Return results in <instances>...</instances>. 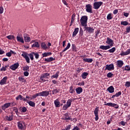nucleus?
I'll use <instances>...</instances> for the list:
<instances>
[{
  "instance_id": "nucleus-7",
  "label": "nucleus",
  "mask_w": 130,
  "mask_h": 130,
  "mask_svg": "<svg viewBox=\"0 0 130 130\" xmlns=\"http://www.w3.org/2000/svg\"><path fill=\"white\" fill-rule=\"evenodd\" d=\"M99 109L100 108L98 107H96L94 110V114L95 116V121H98V120H99Z\"/></svg>"
},
{
  "instance_id": "nucleus-25",
  "label": "nucleus",
  "mask_w": 130,
  "mask_h": 130,
  "mask_svg": "<svg viewBox=\"0 0 130 130\" xmlns=\"http://www.w3.org/2000/svg\"><path fill=\"white\" fill-rule=\"evenodd\" d=\"M88 75L89 73L87 72H83L81 75V77L82 79H86L87 78V76Z\"/></svg>"
},
{
  "instance_id": "nucleus-37",
  "label": "nucleus",
  "mask_w": 130,
  "mask_h": 130,
  "mask_svg": "<svg viewBox=\"0 0 130 130\" xmlns=\"http://www.w3.org/2000/svg\"><path fill=\"white\" fill-rule=\"evenodd\" d=\"M72 50L73 51L77 52V47L75 44H72Z\"/></svg>"
},
{
  "instance_id": "nucleus-46",
  "label": "nucleus",
  "mask_w": 130,
  "mask_h": 130,
  "mask_svg": "<svg viewBox=\"0 0 130 130\" xmlns=\"http://www.w3.org/2000/svg\"><path fill=\"white\" fill-rule=\"evenodd\" d=\"M27 111V108L26 107H23L21 108V112H23V113H25Z\"/></svg>"
},
{
  "instance_id": "nucleus-61",
  "label": "nucleus",
  "mask_w": 130,
  "mask_h": 130,
  "mask_svg": "<svg viewBox=\"0 0 130 130\" xmlns=\"http://www.w3.org/2000/svg\"><path fill=\"white\" fill-rule=\"evenodd\" d=\"M79 32H80V34L81 35V36L83 35V29H82V28H80V31H79Z\"/></svg>"
},
{
  "instance_id": "nucleus-30",
  "label": "nucleus",
  "mask_w": 130,
  "mask_h": 130,
  "mask_svg": "<svg viewBox=\"0 0 130 130\" xmlns=\"http://www.w3.org/2000/svg\"><path fill=\"white\" fill-rule=\"evenodd\" d=\"M27 104H28V105L32 107H35V106H36V103L34 102H32L31 101H29L28 102H27Z\"/></svg>"
},
{
  "instance_id": "nucleus-53",
  "label": "nucleus",
  "mask_w": 130,
  "mask_h": 130,
  "mask_svg": "<svg viewBox=\"0 0 130 130\" xmlns=\"http://www.w3.org/2000/svg\"><path fill=\"white\" fill-rule=\"evenodd\" d=\"M23 75L24 76H28L29 75V73L28 72V71H25L23 73Z\"/></svg>"
},
{
  "instance_id": "nucleus-3",
  "label": "nucleus",
  "mask_w": 130,
  "mask_h": 130,
  "mask_svg": "<svg viewBox=\"0 0 130 130\" xmlns=\"http://www.w3.org/2000/svg\"><path fill=\"white\" fill-rule=\"evenodd\" d=\"M88 17L87 16H83L80 19L81 25L82 26H87Z\"/></svg>"
},
{
  "instance_id": "nucleus-10",
  "label": "nucleus",
  "mask_w": 130,
  "mask_h": 130,
  "mask_svg": "<svg viewBox=\"0 0 130 130\" xmlns=\"http://www.w3.org/2000/svg\"><path fill=\"white\" fill-rule=\"evenodd\" d=\"M17 126L19 129L23 130L24 129V123L21 121L17 122Z\"/></svg>"
},
{
  "instance_id": "nucleus-15",
  "label": "nucleus",
  "mask_w": 130,
  "mask_h": 130,
  "mask_svg": "<svg viewBox=\"0 0 130 130\" xmlns=\"http://www.w3.org/2000/svg\"><path fill=\"white\" fill-rule=\"evenodd\" d=\"M64 116L65 117L63 118V120H73L72 119H71L70 116L68 113H65L64 114Z\"/></svg>"
},
{
  "instance_id": "nucleus-49",
  "label": "nucleus",
  "mask_w": 130,
  "mask_h": 130,
  "mask_svg": "<svg viewBox=\"0 0 130 130\" xmlns=\"http://www.w3.org/2000/svg\"><path fill=\"white\" fill-rule=\"evenodd\" d=\"M6 38H7V39H8L9 40H12L15 38L14 36L12 35L8 36Z\"/></svg>"
},
{
  "instance_id": "nucleus-62",
  "label": "nucleus",
  "mask_w": 130,
  "mask_h": 130,
  "mask_svg": "<svg viewBox=\"0 0 130 130\" xmlns=\"http://www.w3.org/2000/svg\"><path fill=\"white\" fill-rule=\"evenodd\" d=\"M6 56L8 57H11L12 56L11 52H9L6 53Z\"/></svg>"
},
{
  "instance_id": "nucleus-36",
  "label": "nucleus",
  "mask_w": 130,
  "mask_h": 130,
  "mask_svg": "<svg viewBox=\"0 0 130 130\" xmlns=\"http://www.w3.org/2000/svg\"><path fill=\"white\" fill-rule=\"evenodd\" d=\"M104 105L111 106V107H114L116 105L115 104L112 103H108L105 104Z\"/></svg>"
},
{
  "instance_id": "nucleus-64",
  "label": "nucleus",
  "mask_w": 130,
  "mask_h": 130,
  "mask_svg": "<svg viewBox=\"0 0 130 130\" xmlns=\"http://www.w3.org/2000/svg\"><path fill=\"white\" fill-rule=\"evenodd\" d=\"M44 75V76H45L46 78H48V77H47L50 76L49 73H45Z\"/></svg>"
},
{
  "instance_id": "nucleus-9",
  "label": "nucleus",
  "mask_w": 130,
  "mask_h": 130,
  "mask_svg": "<svg viewBox=\"0 0 130 130\" xmlns=\"http://www.w3.org/2000/svg\"><path fill=\"white\" fill-rule=\"evenodd\" d=\"M84 28L86 30V31H87L89 34L93 33L95 30V28L91 27H87V26L84 27Z\"/></svg>"
},
{
  "instance_id": "nucleus-21",
  "label": "nucleus",
  "mask_w": 130,
  "mask_h": 130,
  "mask_svg": "<svg viewBox=\"0 0 130 130\" xmlns=\"http://www.w3.org/2000/svg\"><path fill=\"white\" fill-rule=\"evenodd\" d=\"M54 104L56 107H60V102H59L58 99H57L54 101Z\"/></svg>"
},
{
  "instance_id": "nucleus-58",
  "label": "nucleus",
  "mask_w": 130,
  "mask_h": 130,
  "mask_svg": "<svg viewBox=\"0 0 130 130\" xmlns=\"http://www.w3.org/2000/svg\"><path fill=\"white\" fill-rule=\"evenodd\" d=\"M3 12H4V8L3 6H2L1 7H0V14H3Z\"/></svg>"
},
{
  "instance_id": "nucleus-60",
  "label": "nucleus",
  "mask_w": 130,
  "mask_h": 130,
  "mask_svg": "<svg viewBox=\"0 0 130 130\" xmlns=\"http://www.w3.org/2000/svg\"><path fill=\"white\" fill-rule=\"evenodd\" d=\"M118 13V10H114L113 13L114 15H116Z\"/></svg>"
},
{
  "instance_id": "nucleus-20",
  "label": "nucleus",
  "mask_w": 130,
  "mask_h": 130,
  "mask_svg": "<svg viewBox=\"0 0 130 130\" xmlns=\"http://www.w3.org/2000/svg\"><path fill=\"white\" fill-rule=\"evenodd\" d=\"M16 40H17V42H20V43H24L23 38L21 37L20 36H17L16 37Z\"/></svg>"
},
{
  "instance_id": "nucleus-47",
  "label": "nucleus",
  "mask_w": 130,
  "mask_h": 130,
  "mask_svg": "<svg viewBox=\"0 0 130 130\" xmlns=\"http://www.w3.org/2000/svg\"><path fill=\"white\" fill-rule=\"evenodd\" d=\"M113 76H114V74H112L111 72H109L107 75V77L108 78H112Z\"/></svg>"
},
{
  "instance_id": "nucleus-18",
  "label": "nucleus",
  "mask_w": 130,
  "mask_h": 130,
  "mask_svg": "<svg viewBox=\"0 0 130 130\" xmlns=\"http://www.w3.org/2000/svg\"><path fill=\"white\" fill-rule=\"evenodd\" d=\"M107 91H108L110 93H112L115 91V88L113 86H110L109 87L107 88Z\"/></svg>"
},
{
  "instance_id": "nucleus-39",
  "label": "nucleus",
  "mask_w": 130,
  "mask_h": 130,
  "mask_svg": "<svg viewBox=\"0 0 130 130\" xmlns=\"http://www.w3.org/2000/svg\"><path fill=\"white\" fill-rule=\"evenodd\" d=\"M71 47V44L69 43L67 45V46L63 50L62 52H65L67 50H68Z\"/></svg>"
},
{
  "instance_id": "nucleus-50",
  "label": "nucleus",
  "mask_w": 130,
  "mask_h": 130,
  "mask_svg": "<svg viewBox=\"0 0 130 130\" xmlns=\"http://www.w3.org/2000/svg\"><path fill=\"white\" fill-rule=\"evenodd\" d=\"M122 94V92L121 91H119L118 92H117L115 94V96L116 97H119V96H120Z\"/></svg>"
},
{
  "instance_id": "nucleus-13",
  "label": "nucleus",
  "mask_w": 130,
  "mask_h": 130,
  "mask_svg": "<svg viewBox=\"0 0 130 130\" xmlns=\"http://www.w3.org/2000/svg\"><path fill=\"white\" fill-rule=\"evenodd\" d=\"M23 38L25 42H29L31 41L30 38L27 34H24Z\"/></svg>"
},
{
  "instance_id": "nucleus-11",
  "label": "nucleus",
  "mask_w": 130,
  "mask_h": 130,
  "mask_svg": "<svg viewBox=\"0 0 130 130\" xmlns=\"http://www.w3.org/2000/svg\"><path fill=\"white\" fill-rule=\"evenodd\" d=\"M19 66V63L17 62L10 66V68L13 71L16 70Z\"/></svg>"
},
{
  "instance_id": "nucleus-59",
  "label": "nucleus",
  "mask_w": 130,
  "mask_h": 130,
  "mask_svg": "<svg viewBox=\"0 0 130 130\" xmlns=\"http://www.w3.org/2000/svg\"><path fill=\"white\" fill-rule=\"evenodd\" d=\"M7 71V69L5 68V67H3L1 69H0V71Z\"/></svg>"
},
{
  "instance_id": "nucleus-17",
  "label": "nucleus",
  "mask_w": 130,
  "mask_h": 130,
  "mask_svg": "<svg viewBox=\"0 0 130 130\" xmlns=\"http://www.w3.org/2000/svg\"><path fill=\"white\" fill-rule=\"evenodd\" d=\"M50 92L49 91H43L41 92V95L42 96H47L49 95Z\"/></svg>"
},
{
  "instance_id": "nucleus-19",
  "label": "nucleus",
  "mask_w": 130,
  "mask_h": 130,
  "mask_svg": "<svg viewBox=\"0 0 130 130\" xmlns=\"http://www.w3.org/2000/svg\"><path fill=\"white\" fill-rule=\"evenodd\" d=\"M79 28H76L74 29V31L73 32L72 37H75L77 36L78 33L79 32Z\"/></svg>"
},
{
  "instance_id": "nucleus-32",
  "label": "nucleus",
  "mask_w": 130,
  "mask_h": 130,
  "mask_svg": "<svg viewBox=\"0 0 130 130\" xmlns=\"http://www.w3.org/2000/svg\"><path fill=\"white\" fill-rule=\"evenodd\" d=\"M112 15L113 14L112 13H109V14H108L107 16V19L108 20H110L112 19L113 18V16Z\"/></svg>"
},
{
  "instance_id": "nucleus-8",
  "label": "nucleus",
  "mask_w": 130,
  "mask_h": 130,
  "mask_svg": "<svg viewBox=\"0 0 130 130\" xmlns=\"http://www.w3.org/2000/svg\"><path fill=\"white\" fill-rule=\"evenodd\" d=\"M115 69L114 65L113 63L110 64H106L105 70L112 71Z\"/></svg>"
},
{
  "instance_id": "nucleus-1",
  "label": "nucleus",
  "mask_w": 130,
  "mask_h": 130,
  "mask_svg": "<svg viewBox=\"0 0 130 130\" xmlns=\"http://www.w3.org/2000/svg\"><path fill=\"white\" fill-rule=\"evenodd\" d=\"M106 43L108 45H101V46H100L99 48L103 50H107L113 47L114 44V41L109 38H107Z\"/></svg>"
},
{
  "instance_id": "nucleus-44",
  "label": "nucleus",
  "mask_w": 130,
  "mask_h": 130,
  "mask_svg": "<svg viewBox=\"0 0 130 130\" xmlns=\"http://www.w3.org/2000/svg\"><path fill=\"white\" fill-rule=\"evenodd\" d=\"M129 24V23L127 21H121V25H123L124 26H127Z\"/></svg>"
},
{
  "instance_id": "nucleus-12",
  "label": "nucleus",
  "mask_w": 130,
  "mask_h": 130,
  "mask_svg": "<svg viewBox=\"0 0 130 130\" xmlns=\"http://www.w3.org/2000/svg\"><path fill=\"white\" fill-rule=\"evenodd\" d=\"M8 80V77L5 76L2 80L0 81V85H3L7 83V81Z\"/></svg>"
},
{
  "instance_id": "nucleus-55",
  "label": "nucleus",
  "mask_w": 130,
  "mask_h": 130,
  "mask_svg": "<svg viewBox=\"0 0 130 130\" xmlns=\"http://www.w3.org/2000/svg\"><path fill=\"white\" fill-rule=\"evenodd\" d=\"M71 125H68V126H67L66 127V130H70V129H71Z\"/></svg>"
},
{
  "instance_id": "nucleus-35",
  "label": "nucleus",
  "mask_w": 130,
  "mask_h": 130,
  "mask_svg": "<svg viewBox=\"0 0 130 130\" xmlns=\"http://www.w3.org/2000/svg\"><path fill=\"white\" fill-rule=\"evenodd\" d=\"M52 55V53L51 52H45L42 54V56L43 57H47L48 56H50Z\"/></svg>"
},
{
  "instance_id": "nucleus-31",
  "label": "nucleus",
  "mask_w": 130,
  "mask_h": 130,
  "mask_svg": "<svg viewBox=\"0 0 130 130\" xmlns=\"http://www.w3.org/2000/svg\"><path fill=\"white\" fill-rule=\"evenodd\" d=\"M69 92L71 94L75 92V88H74L73 86H71V87H70Z\"/></svg>"
},
{
  "instance_id": "nucleus-22",
  "label": "nucleus",
  "mask_w": 130,
  "mask_h": 130,
  "mask_svg": "<svg viewBox=\"0 0 130 130\" xmlns=\"http://www.w3.org/2000/svg\"><path fill=\"white\" fill-rule=\"evenodd\" d=\"M130 54V49H128L126 51H122L120 53V55L121 56H124Z\"/></svg>"
},
{
  "instance_id": "nucleus-34",
  "label": "nucleus",
  "mask_w": 130,
  "mask_h": 130,
  "mask_svg": "<svg viewBox=\"0 0 130 130\" xmlns=\"http://www.w3.org/2000/svg\"><path fill=\"white\" fill-rule=\"evenodd\" d=\"M23 71H26V72H29V67L28 66H24L23 67Z\"/></svg>"
},
{
  "instance_id": "nucleus-28",
  "label": "nucleus",
  "mask_w": 130,
  "mask_h": 130,
  "mask_svg": "<svg viewBox=\"0 0 130 130\" xmlns=\"http://www.w3.org/2000/svg\"><path fill=\"white\" fill-rule=\"evenodd\" d=\"M59 75V72H57L54 75L51 76V78H55L57 79Z\"/></svg>"
},
{
  "instance_id": "nucleus-63",
  "label": "nucleus",
  "mask_w": 130,
  "mask_h": 130,
  "mask_svg": "<svg viewBox=\"0 0 130 130\" xmlns=\"http://www.w3.org/2000/svg\"><path fill=\"white\" fill-rule=\"evenodd\" d=\"M129 14L128 13H124L123 15L126 17H128Z\"/></svg>"
},
{
  "instance_id": "nucleus-42",
  "label": "nucleus",
  "mask_w": 130,
  "mask_h": 130,
  "mask_svg": "<svg viewBox=\"0 0 130 130\" xmlns=\"http://www.w3.org/2000/svg\"><path fill=\"white\" fill-rule=\"evenodd\" d=\"M18 80H19V81H21L22 82H26V80L24 79V78H23L22 77H18Z\"/></svg>"
},
{
  "instance_id": "nucleus-24",
  "label": "nucleus",
  "mask_w": 130,
  "mask_h": 130,
  "mask_svg": "<svg viewBox=\"0 0 130 130\" xmlns=\"http://www.w3.org/2000/svg\"><path fill=\"white\" fill-rule=\"evenodd\" d=\"M41 48L44 49V50H46L48 48L45 42L41 43Z\"/></svg>"
},
{
  "instance_id": "nucleus-52",
  "label": "nucleus",
  "mask_w": 130,
  "mask_h": 130,
  "mask_svg": "<svg viewBox=\"0 0 130 130\" xmlns=\"http://www.w3.org/2000/svg\"><path fill=\"white\" fill-rule=\"evenodd\" d=\"M130 32V26H128L126 28V33L128 34Z\"/></svg>"
},
{
  "instance_id": "nucleus-48",
  "label": "nucleus",
  "mask_w": 130,
  "mask_h": 130,
  "mask_svg": "<svg viewBox=\"0 0 130 130\" xmlns=\"http://www.w3.org/2000/svg\"><path fill=\"white\" fill-rule=\"evenodd\" d=\"M19 99L20 100H22L23 99V96L21 94H19L18 96L16 97V100H18Z\"/></svg>"
},
{
  "instance_id": "nucleus-16",
  "label": "nucleus",
  "mask_w": 130,
  "mask_h": 130,
  "mask_svg": "<svg viewBox=\"0 0 130 130\" xmlns=\"http://www.w3.org/2000/svg\"><path fill=\"white\" fill-rule=\"evenodd\" d=\"M11 104L10 103H5V104L2 106V110L5 111L7 108H9L11 106Z\"/></svg>"
},
{
  "instance_id": "nucleus-38",
  "label": "nucleus",
  "mask_w": 130,
  "mask_h": 130,
  "mask_svg": "<svg viewBox=\"0 0 130 130\" xmlns=\"http://www.w3.org/2000/svg\"><path fill=\"white\" fill-rule=\"evenodd\" d=\"M123 71H130V66H126L125 67H123Z\"/></svg>"
},
{
  "instance_id": "nucleus-27",
  "label": "nucleus",
  "mask_w": 130,
  "mask_h": 130,
  "mask_svg": "<svg viewBox=\"0 0 130 130\" xmlns=\"http://www.w3.org/2000/svg\"><path fill=\"white\" fill-rule=\"evenodd\" d=\"M40 47V45L39 44V42H35L32 45L31 47H36V48H39Z\"/></svg>"
},
{
  "instance_id": "nucleus-41",
  "label": "nucleus",
  "mask_w": 130,
  "mask_h": 130,
  "mask_svg": "<svg viewBox=\"0 0 130 130\" xmlns=\"http://www.w3.org/2000/svg\"><path fill=\"white\" fill-rule=\"evenodd\" d=\"M60 90L59 89H54L52 91V94H57V93H58L59 92Z\"/></svg>"
},
{
  "instance_id": "nucleus-5",
  "label": "nucleus",
  "mask_w": 130,
  "mask_h": 130,
  "mask_svg": "<svg viewBox=\"0 0 130 130\" xmlns=\"http://www.w3.org/2000/svg\"><path fill=\"white\" fill-rule=\"evenodd\" d=\"M103 5L102 2H95L93 4V8L95 10H98Z\"/></svg>"
},
{
  "instance_id": "nucleus-14",
  "label": "nucleus",
  "mask_w": 130,
  "mask_h": 130,
  "mask_svg": "<svg viewBox=\"0 0 130 130\" xmlns=\"http://www.w3.org/2000/svg\"><path fill=\"white\" fill-rule=\"evenodd\" d=\"M116 65L118 68H122V66L124 65L123 61L117 60Z\"/></svg>"
},
{
  "instance_id": "nucleus-57",
  "label": "nucleus",
  "mask_w": 130,
  "mask_h": 130,
  "mask_svg": "<svg viewBox=\"0 0 130 130\" xmlns=\"http://www.w3.org/2000/svg\"><path fill=\"white\" fill-rule=\"evenodd\" d=\"M120 124L121 125H123V126H124V125H126V122L123 121H121L120 122Z\"/></svg>"
},
{
  "instance_id": "nucleus-43",
  "label": "nucleus",
  "mask_w": 130,
  "mask_h": 130,
  "mask_svg": "<svg viewBox=\"0 0 130 130\" xmlns=\"http://www.w3.org/2000/svg\"><path fill=\"white\" fill-rule=\"evenodd\" d=\"M76 18V14H73L72 16V18H71V22L72 23H74V20Z\"/></svg>"
},
{
  "instance_id": "nucleus-6",
  "label": "nucleus",
  "mask_w": 130,
  "mask_h": 130,
  "mask_svg": "<svg viewBox=\"0 0 130 130\" xmlns=\"http://www.w3.org/2000/svg\"><path fill=\"white\" fill-rule=\"evenodd\" d=\"M85 10L86 12L92 14L93 13L92 11V6L90 4H88L85 6Z\"/></svg>"
},
{
  "instance_id": "nucleus-54",
  "label": "nucleus",
  "mask_w": 130,
  "mask_h": 130,
  "mask_svg": "<svg viewBox=\"0 0 130 130\" xmlns=\"http://www.w3.org/2000/svg\"><path fill=\"white\" fill-rule=\"evenodd\" d=\"M72 130H80V129L78 126H76L74 127Z\"/></svg>"
},
{
  "instance_id": "nucleus-33",
  "label": "nucleus",
  "mask_w": 130,
  "mask_h": 130,
  "mask_svg": "<svg viewBox=\"0 0 130 130\" xmlns=\"http://www.w3.org/2000/svg\"><path fill=\"white\" fill-rule=\"evenodd\" d=\"M83 60L85 62H87L89 63H91L93 61V59L92 58H84Z\"/></svg>"
},
{
  "instance_id": "nucleus-4",
  "label": "nucleus",
  "mask_w": 130,
  "mask_h": 130,
  "mask_svg": "<svg viewBox=\"0 0 130 130\" xmlns=\"http://www.w3.org/2000/svg\"><path fill=\"white\" fill-rule=\"evenodd\" d=\"M74 101V100H73V99H68L66 104L63 105L62 109L63 110H67L71 106L72 102H73Z\"/></svg>"
},
{
  "instance_id": "nucleus-2",
  "label": "nucleus",
  "mask_w": 130,
  "mask_h": 130,
  "mask_svg": "<svg viewBox=\"0 0 130 130\" xmlns=\"http://www.w3.org/2000/svg\"><path fill=\"white\" fill-rule=\"evenodd\" d=\"M22 53L21 54V56L25 59L26 62L27 63H29L30 62V59L31 60H33L34 59V52H31L30 54H28L27 52L23 51L22 52Z\"/></svg>"
},
{
  "instance_id": "nucleus-23",
  "label": "nucleus",
  "mask_w": 130,
  "mask_h": 130,
  "mask_svg": "<svg viewBox=\"0 0 130 130\" xmlns=\"http://www.w3.org/2000/svg\"><path fill=\"white\" fill-rule=\"evenodd\" d=\"M76 91L77 94H80L81 93L83 92V88L82 87H79L76 88Z\"/></svg>"
},
{
  "instance_id": "nucleus-45",
  "label": "nucleus",
  "mask_w": 130,
  "mask_h": 130,
  "mask_svg": "<svg viewBox=\"0 0 130 130\" xmlns=\"http://www.w3.org/2000/svg\"><path fill=\"white\" fill-rule=\"evenodd\" d=\"M34 55L35 56L36 59H38L39 58L40 55L37 52H33Z\"/></svg>"
},
{
  "instance_id": "nucleus-29",
  "label": "nucleus",
  "mask_w": 130,
  "mask_h": 130,
  "mask_svg": "<svg viewBox=\"0 0 130 130\" xmlns=\"http://www.w3.org/2000/svg\"><path fill=\"white\" fill-rule=\"evenodd\" d=\"M6 118L8 121H12V120L13 119V115H11V116H7L6 117Z\"/></svg>"
},
{
  "instance_id": "nucleus-26",
  "label": "nucleus",
  "mask_w": 130,
  "mask_h": 130,
  "mask_svg": "<svg viewBox=\"0 0 130 130\" xmlns=\"http://www.w3.org/2000/svg\"><path fill=\"white\" fill-rule=\"evenodd\" d=\"M55 60V58L50 57V58H45V61L48 62L53 61Z\"/></svg>"
},
{
  "instance_id": "nucleus-51",
  "label": "nucleus",
  "mask_w": 130,
  "mask_h": 130,
  "mask_svg": "<svg viewBox=\"0 0 130 130\" xmlns=\"http://www.w3.org/2000/svg\"><path fill=\"white\" fill-rule=\"evenodd\" d=\"M124 85L127 87H130V82L129 81L126 82Z\"/></svg>"
},
{
  "instance_id": "nucleus-40",
  "label": "nucleus",
  "mask_w": 130,
  "mask_h": 130,
  "mask_svg": "<svg viewBox=\"0 0 130 130\" xmlns=\"http://www.w3.org/2000/svg\"><path fill=\"white\" fill-rule=\"evenodd\" d=\"M116 50V48L115 47H113L112 49H109L108 51L110 53H112L115 52Z\"/></svg>"
},
{
  "instance_id": "nucleus-56",
  "label": "nucleus",
  "mask_w": 130,
  "mask_h": 130,
  "mask_svg": "<svg viewBox=\"0 0 130 130\" xmlns=\"http://www.w3.org/2000/svg\"><path fill=\"white\" fill-rule=\"evenodd\" d=\"M85 85V83L84 81H83L82 82H79L78 83V85H80V86H84Z\"/></svg>"
}]
</instances>
